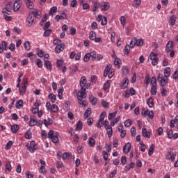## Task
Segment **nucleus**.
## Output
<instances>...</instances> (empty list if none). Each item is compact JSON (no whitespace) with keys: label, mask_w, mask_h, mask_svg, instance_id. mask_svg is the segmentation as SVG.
Wrapping results in <instances>:
<instances>
[{"label":"nucleus","mask_w":178,"mask_h":178,"mask_svg":"<svg viewBox=\"0 0 178 178\" xmlns=\"http://www.w3.org/2000/svg\"><path fill=\"white\" fill-rule=\"evenodd\" d=\"M80 86H81V90L79 91V94H83L84 96V94L86 93V91H87V88H88V84H87V79L85 76H82L80 80Z\"/></svg>","instance_id":"obj_1"},{"label":"nucleus","mask_w":178,"mask_h":178,"mask_svg":"<svg viewBox=\"0 0 178 178\" xmlns=\"http://www.w3.org/2000/svg\"><path fill=\"white\" fill-rule=\"evenodd\" d=\"M48 138L51 140L52 143L56 144L59 143V133L54 131V130L51 129L48 132Z\"/></svg>","instance_id":"obj_2"},{"label":"nucleus","mask_w":178,"mask_h":178,"mask_svg":"<svg viewBox=\"0 0 178 178\" xmlns=\"http://www.w3.org/2000/svg\"><path fill=\"white\" fill-rule=\"evenodd\" d=\"M105 116H106V112L103 111L99 116V119L96 124V127L101 129V127H104V121L105 120Z\"/></svg>","instance_id":"obj_3"},{"label":"nucleus","mask_w":178,"mask_h":178,"mask_svg":"<svg viewBox=\"0 0 178 178\" xmlns=\"http://www.w3.org/2000/svg\"><path fill=\"white\" fill-rule=\"evenodd\" d=\"M86 97H87V93H84V95H83L82 93H78L77 98L79 100V105H81L82 106H87V101L83 100L84 99V98H86Z\"/></svg>","instance_id":"obj_4"},{"label":"nucleus","mask_w":178,"mask_h":178,"mask_svg":"<svg viewBox=\"0 0 178 178\" xmlns=\"http://www.w3.org/2000/svg\"><path fill=\"white\" fill-rule=\"evenodd\" d=\"M158 81L160 83L161 87H165L166 84H168V78L163 76V74H159L158 75Z\"/></svg>","instance_id":"obj_5"},{"label":"nucleus","mask_w":178,"mask_h":178,"mask_svg":"<svg viewBox=\"0 0 178 178\" xmlns=\"http://www.w3.org/2000/svg\"><path fill=\"white\" fill-rule=\"evenodd\" d=\"M149 59L152 60V65L153 66H156V65H158L159 58H158V55H156V54L154 52L150 53Z\"/></svg>","instance_id":"obj_6"},{"label":"nucleus","mask_w":178,"mask_h":178,"mask_svg":"<svg viewBox=\"0 0 178 178\" xmlns=\"http://www.w3.org/2000/svg\"><path fill=\"white\" fill-rule=\"evenodd\" d=\"M2 13L3 15V18L5 19V20H6L7 22H10V20H12V17L7 16V15H12V13L10 12V10L6 8H3Z\"/></svg>","instance_id":"obj_7"},{"label":"nucleus","mask_w":178,"mask_h":178,"mask_svg":"<svg viewBox=\"0 0 178 178\" xmlns=\"http://www.w3.org/2000/svg\"><path fill=\"white\" fill-rule=\"evenodd\" d=\"M35 19V18L31 14H29L26 21L27 26H29V27H31V26H33V24H34Z\"/></svg>","instance_id":"obj_8"},{"label":"nucleus","mask_w":178,"mask_h":178,"mask_svg":"<svg viewBox=\"0 0 178 178\" xmlns=\"http://www.w3.org/2000/svg\"><path fill=\"white\" fill-rule=\"evenodd\" d=\"M37 123H41V120H37V119H35V117L34 115L31 116L30 121H29V126H31V127H33L35 126Z\"/></svg>","instance_id":"obj_9"},{"label":"nucleus","mask_w":178,"mask_h":178,"mask_svg":"<svg viewBox=\"0 0 178 178\" xmlns=\"http://www.w3.org/2000/svg\"><path fill=\"white\" fill-rule=\"evenodd\" d=\"M65 49V44L61 43L60 44H57L55 47V51L57 54H60L62 51Z\"/></svg>","instance_id":"obj_10"},{"label":"nucleus","mask_w":178,"mask_h":178,"mask_svg":"<svg viewBox=\"0 0 178 178\" xmlns=\"http://www.w3.org/2000/svg\"><path fill=\"white\" fill-rule=\"evenodd\" d=\"M131 149V144L130 143H127L123 147V152L124 154H129L130 150Z\"/></svg>","instance_id":"obj_11"},{"label":"nucleus","mask_w":178,"mask_h":178,"mask_svg":"<svg viewBox=\"0 0 178 178\" xmlns=\"http://www.w3.org/2000/svg\"><path fill=\"white\" fill-rule=\"evenodd\" d=\"M35 142L34 140L31 141L30 145L28 146L29 151L33 154L34 153V151H35Z\"/></svg>","instance_id":"obj_12"},{"label":"nucleus","mask_w":178,"mask_h":178,"mask_svg":"<svg viewBox=\"0 0 178 178\" xmlns=\"http://www.w3.org/2000/svg\"><path fill=\"white\" fill-rule=\"evenodd\" d=\"M100 7L101 10H102V12H105L109 10V8H111V5L108 2H104L102 3V6H100Z\"/></svg>","instance_id":"obj_13"},{"label":"nucleus","mask_w":178,"mask_h":178,"mask_svg":"<svg viewBox=\"0 0 178 178\" xmlns=\"http://www.w3.org/2000/svg\"><path fill=\"white\" fill-rule=\"evenodd\" d=\"M106 133L108 135V138H111L112 137V134H113V129H112L111 125H108L106 127Z\"/></svg>","instance_id":"obj_14"},{"label":"nucleus","mask_w":178,"mask_h":178,"mask_svg":"<svg viewBox=\"0 0 178 178\" xmlns=\"http://www.w3.org/2000/svg\"><path fill=\"white\" fill-rule=\"evenodd\" d=\"M3 49L8 51V44H6V42L5 41H2L1 43H0V54L3 52Z\"/></svg>","instance_id":"obj_15"},{"label":"nucleus","mask_w":178,"mask_h":178,"mask_svg":"<svg viewBox=\"0 0 178 178\" xmlns=\"http://www.w3.org/2000/svg\"><path fill=\"white\" fill-rule=\"evenodd\" d=\"M142 135L143 136V137H145L146 138H151V132L147 131V129L145 128L142 129Z\"/></svg>","instance_id":"obj_16"},{"label":"nucleus","mask_w":178,"mask_h":178,"mask_svg":"<svg viewBox=\"0 0 178 178\" xmlns=\"http://www.w3.org/2000/svg\"><path fill=\"white\" fill-rule=\"evenodd\" d=\"M128 86H129V79L125 78L120 86V88L122 90H125V88H127Z\"/></svg>","instance_id":"obj_17"},{"label":"nucleus","mask_w":178,"mask_h":178,"mask_svg":"<svg viewBox=\"0 0 178 178\" xmlns=\"http://www.w3.org/2000/svg\"><path fill=\"white\" fill-rule=\"evenodd\" d=\"M59 111V108L56 106V104H53L48 110L49 112H52L53 113H56Z\"/></svg>","instance_id":"obj_18"},{"label":"nucleus","mask_w":178,"mask_h":178,"mask_svg":"<svg viewBox=\"0 0 178 178\" xmlns=\"http://www.w3.org/2000/svg\"><path fill=\"white\" fill-rule=\"evenodd\" d=\"M14 12H17L20 9V1L13 3Z\"/></svg>","instance_id":"obj_19"},{"label":"nucleus","mask_w":178,"mask_h":178,"mask_svg":"<svg viewBox=\"0 0 178 178\" xmlns=\"http://www.w3.org/2000/svg\"><path fill=\"white\" fill-rule=\"evenodd\" d=\"M30 15H33V17H38V16H40L41 12L38 9H33V11L30 13Z\"/></svg>","instance_id":"obj_20"},{"label":"nucleus","mask_w":178,"mask_h":178,"mask_svg":"<svg viewBox=\"0 0 178 178\" xmlns=\"http://www.w3.org/2000/svg\"><path fill=\"white\" fill-rule=\"evenodd\" d=\"M165 49H166L167 52H170V51H172V49H173V42L172 41H169L168 42Z\"/></svg>","instance_id":"obj_21"},{"label":"nucleus","mask_w":178,"mask_h":178,"mask_svg":"<svg viewBox=\"0 0 178 178\" xmlns=\"http://www.w3.org/2000/svg\"><path fill=\"white\" fill-rule=\"evenodd\" d=\"M75 130H76V131H80L83 130V122L78 121V122L76 123V127Z\"/></svg>","instance_id":"obj_22"},{"label":"nucleus","mask_w":178,"mask_h":178,"mask_svg":"<svg viewBox=\"0 0 178 178\" xmlns=\"http://www.w3.org/2000/svg\"><path fill=\"white\" fill-rule=\"evenodd\" d=\"M120 63H122V60L119 58H116L114 60V65L118 69L120 68Z\"/></svg>","instance_id":"obj_23"},{"label":"nucleus","mask_w":178,"mask_h":178,"mask_svg":"<svg viewBox=\"0 0 178 178\" xmlns=\"http://www.w3.org/2000/svg\"><path fill=\"white\" fill-rule=\"evenodd\" d=\"M147 105H148L149 108H154V99L152 97H149L147 99Z\"/></svg>","instance_id":"obj_24"},{"label":"nucleus","mask_w":178,"mask_h":178,"mask_svg":"<svg viewBox=\"0 0 178 178\" xmlns=\"http://www.w3.org/2000/svg\"><path fill=\"white\" fill-rule=\"evenodd\" d=\"M54 121L51 118H47V120H44V124L46 126V127H48V126H51Z\"/></svg>","instance_id":"obj_25"},{"label":"nucleus","mask_w":178,"mask_h":178,"mask_svg":"<svg viewBox=\"0 0 178 178\" xmlns=\"http://www.w3.org/2000/svg\"><path fill=\"white\" fill-rule=\"evenodd\" d=\"M170 72H171L170 68L169 67H167L164 70V77L168 79V77H169L170 76Z\"/></svg>","instance_id":"obj_26"},{"label":"nucleus","mask_w":178,"mask_h":178,"mask_svg":"<svg viewBox=\"0 0 178 178\" xmlns=\"http://www.w3.org/2000/svg\"><path fill=\"white\" fill-rule=\"evenodd\" d=\"M99 8H101V3L99 2L94 3L92 12L95 13L97 12V9H98Z\"/></svg>","instance_id":"obj_27"},{"label":"nucleus","mask_w":178,"mask_h":178,"mask_svg":"<svg viewBox=\"0 0 178 178\" xmlns=\"http://www.w3.org/2000/svg\"><path fill=\"white\" fill-rule=\"evenodd\" d=\"M72 156H73V155L72 154L65 152L63 154V161H66V159H70V158H72Z\"/></svg>","instance_id":"obj_28"},{"label":"nucleus","mask_w":178,"mask_h":178,"mask_svg":"<svg viewBox=\"0 0 178 178\" xmlns=\"http://www.w3.org/2000/svg\"><path fill=\"white\" fill-rule=\"evenodd\" d=\"M6 169L7 172H12V164L9 161H6Z\"/></svg>","instance_id":"obj_29"},{"label":"nucleus","mask_w":178,"mask_h":178,"mask_svg":"<svg viewBox=\"0 0 178 178\" xmlns=\"http://www.w3.org/2000/svg\"><path fill=\"white\" fill-rule=\"evenodd\" d=\"M176 20H177L176 15H172L170 19V24H171V26H175V24H176Z\"/></svg>","instance_id":"obj_30"},{"label":"nucleus","mask_w":178,"mask_h":178,"mask_svg":"<svg viewBox=\"0 0 178 178\" xmlns=\"http://www.w3.org/2000/svg\"><path fill=\"white\" fill-rule=\"evenodd\" d=\"M24 102L22 99L18 100L15 106L17 109H20V108L23 107Z\"/></svg>","instance_id":"obj_31"},{"label":"nucleus","mask_w":178,"mask_h":178,"mask_svg":"<svg viewBox=\"0 0 178 178\" xmlns=\"http://www.w3.org/2000/svg\"><path fill=\"white\" fill-rule=\"evenodd\" d=\"M136 44L137 47H143V45H144V40L143 39H137V38H136Z\"/></svg>","instance_id":"obj_32"},{"label":"nucleus","mask_w":178,"mask_h":178,"mask_svg":"<svg viewBox=\"0 0 178 178\" xmlns=\"http://www.w3.org/2000/svg\"><path fill=\"white\" fill-rule=\"evenodd\" d=\"M49 98L51 99L52 104H55L56 101V95H54V93L49 94Z\"/></svg>","instance_id":"obj_33"},{"label":"nucleus","mask_w":178,"mask_h":178,"mask_svg":"<svg viewBox=\"0 0 178 178\" xmlns=\"http://www.w3.org/2000/svg\"><path fill=\"white\" fill-rule=\"evenodd\" d=\"M12 133H17L19 131V126L17 124H14L11 127Z\"/></svg>","instance_id":"obj_34"},{"label":"nucleus","mask_w":178,"mask_h":178,"mask_svg":"<svg viewBox=\"0 0 178 178\" xmlns=\"http://www.w3.org/2000/svg\"><path fill=\"white\" fill-rule=\"evenodd\" d=\"M31 136H32L31 130L30 129L27 130L25 133V138H26L27 140H30L31 139Z\"/></svg>","instance_id":"obj_35"},{"label":"nucleus","mask_w":178,"mask_h":178,"mask_svg":"<svg viewBox=\"0 0 178 178\" xmlns=\"http://www.w3.org/2000/svg\"><path fill=\"white\" fill-rule=\"evenodd\" d=\"M27 88V86H23L22 88H19V91L20 95H24L26 93V90Z\"/></svg>","instance_id":"obj_36"},{"label":"nucleus","mask_w":178,"mask_h":178,"mask_svg":"<svg viewBox=\"0 0 178 178\" xmlns=\"http://www.w3.org/2000/svg\"><path fill=\"white\" fill-rule=\"evenodd\" d=\"M44 66L49 70H51V69H52V63H51V61L44 60Z\"/></svg>","instance_id":"obj_37"},{"label":"nucleus","mask_w":178,"mask_h":178,"mask_svg":"<svg viewBox=\"0 0 178 178\" xmlns=\"http://www.w3.org/2000/svg\"><path fill=\"white\" fill-rule=\"evenodd\" d=\"M88 143L90 147H94V145H95V139L92 138H89Z\"/></svg>","instance_id":"obj_38"},{"label":"nucleus","mask_w":178,"mask_h":178,"mask_svg":"<svg viewBox=\"0 0 178 178\" xmlns=\"http://www.w3.org/2000/svg\"><path fill=\"white\" fill-rule=\"evenodd\" d=\"M120 121V116L111 120V126H115V124H116V123H119Z\"/></svg>","instance_id":"obj_39"},{"label":"nucleus","mask_w":178,"mask_h":178,"mask_svg":"<svg viewBox=\"0 0 178 178\" xmlns=\"http://www.w3.org/2000/svg\"><path fill=\"white\" fill-rule=\"evenodd\" d=\"M135 165L134 163L131 162L129 165H127L125 167L126 172H129L130 169H133L134 168Z\"/></svg>","instance_id":"obj_40"},{"label":"nucleus","mask_w":178,"mask_h":178,"mask_svg":"<svg viewBox=\"0 0 178 178\" xmlns=\"http://www.w3.org/2000/svg\"><path fill=\"white\" fill-rule=\"evenodd\" d=\"M131 124H133V122L130 119L127 120L124 122V127H130Z\"/></svg>","instance_id":"obj_41"},{"label":"nucleus","mask_w":178,"mask_h":178,"mask_svg":"<svg viewBox=\"0 0 178 178\" xmlns=\"http://www.w3.org/2000/svg\"><path fill=\"white\" fill-rule=\"evenodd\" d=\"M71 70L73 73H76L79 70V64L72 65L71 67Z\"/></svg>","instance_id":"obj_42"},{"label":"nucleus","mask_w":178,"mask_h":178,"mask_svg":"<svg viewBox=\"0 0 178 178\" xmlns=\"http://www.w3.org/2000/svg\"><path fill=\"white\" fill-rule=\"evenodd\" d=\"M154 149H155V145L152 144L149 149V152H148V155H149V156H151V155H152L154 154Z\"/></svg>","instance_id":"obj_43"},{"label":"nucleus","mask_w":178,"mask_h":178,"mask_svg":"<svg viewBox=\"0 0 178 178\" xmlns=\"http://www.w3.org/2000/svg\"><path fill=\"white\" fill-rule=\"evenodd\" d=\"M56 12H58V7H56V6L52 7L49 11L50 16H52V15H54V13H56Z\"/></svg>","instance_id":"obj_44"},{"label":"nucleus","mask_w":178,"mask_h":178,"mask_svg":"<svg viewBox=\"0 0 178 178\" xmlns=\"http://www.w3.org/2000/svg\"><path fill=\"white\" fill-rule=\"evenodd\" d=\"M136 38H134L131 40L130 43H129V46L130 48H134V47H136Z\"/></svg>","instance_id":"obj_45"},{"label":"nucleus","mask_w":178,"mask_h":178,"mask_svg":"<svg viewBox=\"0 0 178 178\" xmlns=\"http://www.w3.org/2000/svg\"><path fill=\"white\" fill-rule=\"evenodd\" d=\"M12 145H13V141L9 140L6 145V151H9V149L12 147Z\"/></svg>","instance_id":"obj_46"},{"label":"nucleus","mask_w":178,"mask_h":178,"mask_svg":"<svg viewBox=\"0 0 178 178\" xmlns=\"http://www.w3.org/2000/svg\"><path fill=\"white\" fill-rule=\"evenodd\" d=\"M26 5V8H28L29 9H33L34 8V3H33V1H28L26 3H25Z\"/></svg>","instance_id":"obj_47"},{"label":"nucleus","mask_w":178,"mask_h":178,"mask_svg":"<svg viewBox=\"0 0 178 178\" xmlns=\"http://www.w3.org/2000/svg\"><path fill=\"white\" fill-rule=\"evenodd\" d=\"M109 81H107L104 83V86H103V88H104V91H106V90H108V89L111 87V82H109Z\"/></svg>","instance_id":"obj_48"},{"label":"nucleus","mask_w":178,"mask_h":178,"mask_svg":"<svg viewBox=\"0 0 178 178\" xmlns=\"http://www.w3.org/2000/svg\"><path fill=\"white\" fill-rule=\"evenodd\" d=\"M118 115V111H114L113 113L108 114V120H112L115 116Z\"/></svg>","instance_id":"obj_49"},{"label":"nucleus","mask_w":178,"mask_h":178,"mask_svg":"<svg viewBox=\"0 0 178 178\" xmlns=\"http://www.w3.org/2000/svg\"><path fill=\"white\" fill-rule=\"evenodd\" d=\"M96 37H97V35L95 34V32L91 31L89 33V38H90V40H94L96 38Z\"/></svg>","instance_id":"obj_50"},{"label":"nucleus","mask_w":178,"mask_h":178,"mask_svg":"<svg viewBox=\"0 0 178 178\" xmlns=\"http://www.w3.org/2000/svg\"><path fill=\"white\" fill-rule=\"evenodd\" d=\"M90 58H92V60H95L97 59V52L95 51H92L90 53Z\"/></svg>","instance_id":"obj_51"},{"label":"nucleus","mask_w":178,"mask_h":178,"mask_svg":"<svg viewBox=\"0 0 178 178\" xmlns=\"http://www.w3.org/2000/svg\"><path fill=\"white\" fill-rule=\"evenodd\" d=\"M90 115H91V108H88L86 111V112H85V113H84V117H85V118H89V116H90Z\"/></svg>","instance_id":"obj_52"},{"label":"nucleus","mask_w":178,"mask_h":178,"mask_svg":"<svg viewBox=\"0 0 178 178\" xmlns=\"http://www.w3.org/2000/svg\"><path fill=\"white\" fill-rule=\"evenodd\" d=\"M167 136L170 140L173 138V129H170L167 133Z\"/></svg>","instance_id":"obj_53"},{"label":"nucleus","mask_w":178,"mask_h":178,"mask_svg":"<svg viewBox=\"0 0 178 178\" xmlns=\"http://www.w3.org/2000/svg\"><path fill=\"white\" fill-rule=\"evenodd\" d=\"M52 33V30L51 29H48V30H45V31L44 32V37H49V35H51V33Z\"/></svg>","instance_id":"obj_54"},{"label":"nucleus","mask_w":178,"mask_h":178,"mask_svg":"<svg viewBox=\"0 0 178 178\" xmlns=\"http://www.w3.org/2000/svg\"><path fill=\"white\" fill-rule=\"evenodd\" d=\"M8 49H10V51H11L12 52H15V51H16V46L15 45V44L11 43L8 46Z\"/></svg>","instance_id":"obj_55"},{"label":"nucleus","mask_w":178,"mask_h":178,"mask_svg":"<svg viewBox=\"0 0 178 178\" xmlns=\"http://www.w3.org/2000/svg\"><path fill=\"white\" fill-rule=\"evenodd\" d=\"M24 47L26 51H30V49H31L30 42H29V41L25 42L24 44Z\"/></svg>","instance_id":"obj_56"},{"label":"nucleus","mask_w":178,"mask_h":178,"mask_svg":"<svg viewBox=\"0 0 178 178\" xmlns=\"http://www.w3.org/2000/svg\"><path fill=\"white\" fill-rule=\"evenodd\" d=\"M156 91H158L156 86H152L151 93L152 94V95H156Z\"/></svg>","instance_id":"obj_57"},{"label":"nucleus","mask_w":178,"mask_h":178,"mask_svg":"<svg viewBox=\"0 0 178 178\" xmlns=\"http://www.w3.org/2000/svg\"><path fill=\"white\" fill-rule=\"evenodd\" d=\"M90 53H87L86 54H85V56H83V61L84 62H88L90 60Z\"/></svg>","instance_id":"obj_58"},{"label":"nucleus","mask_w":178,"mask_h":178,"mask_svg":"<svg viewBox=\"0 0 178 178\" xmlns=\"http://www.w3.org/2000/svg\"><path fill=\"white\" fill-rule=\"evenodd\" d=\"M63 97V87H62L61 88H60L58 90V97H59V99H62Z\"/></svg>","instance_id":"obj_59"},{"label":"nucleus","mask_w":178,"mask_h":178,"mask_svg":"<svg viewBox=\"0 0 178 178\" xmlns=\"http://www.w3.org/2000/svg\"><path fill=\"white\" fill-rule=\"evenodd\" d=\"M150 83L152 84V86H156V78H155V76L152 77Z\"/></svg>","instance_id":"obj_60"},{"label":"nucleus","mask_w":178,"mask_h":178,"mask_svg":"<svg viewBox=\"0 0 178 178\" xmlns=\"http://www.w3.org/2000/svg\"><path fill=\"white\" fill-rule=\"evenodd\" d=\"M106 23H108V19L106 18V17L104 16L102 18L101 24H102V26H105V25H106Z\"/></svg>","instance_id":"obj_61"},{"label":"nucleus","mask_w":178,"mask_h":178,"mask_svg":"<svg viewBox=\"0 0 178 178\" xmlns=\"http://www.w3.org/2000/svg\"><path fill=\"white\" fill-rule=\"evenodd\" d=\"M120 23L123 27L126 26V17L124 16H122L120 18Z\"/></svg>","instance_id":"obj_62"},{"label":"nucleus","mask_w":178,"mask_h":178,"mask_svg":"<svg viewBox=\"0 0 178 178\" xmlns=\"http://www.w3.org/2000/svg\"><path fill=\"white\" fill-rule=\"evenodd\" d=\"M36 65H37L38 67H39L40 69H41V67H42V61H41V59H40V58L37 59Z\"/></svg>","instance_id":"obj_63"},{"label":"nucleus","mask_w":178,"mask_h":178,"mask_svg":"<svg viewBox=\"0 0 178 178\" xmlns=\"http://www.w3.org/2000/svg\"><path fill=\"white\" fill-rule=\"evenodd\" d=\"M25 175L27 178H34V175L30 173V171H26Z\"/></svg>","instance_id":"obj_64"}]
</instances>
